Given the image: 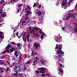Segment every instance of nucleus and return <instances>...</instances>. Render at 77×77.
<instances>
[{"label":"nucleus","instance_id":"f257e3e1","mask_svg":"<svg viewBox=\"0 0 77 77\" xmlns=\"http://www.w3.org/2000/svg\"><path fill=\"white\" fill-rule=\"evenodd\" d=\"M59 48L58 50L57 51V54H59V53L60 54L58 55V58H60V57H62L63 56V55H64V52L63 51H62V45H58L57 44L55 48V50H57V48Z\"/></svg>","mask_w":77,"mask_h":77},{"label":"nucleus","instance_id":"f03ea898","mask_svg":"<svg viewBox=\"0 0 77 77\" xmlns=\"http://www.w3.org/2000/svg\"><path fill=\"white\" fill-rule=\"evenodd\" d=\"M14 71L16 73H14L13 74V75L15 77H17L18 76V71H20L21 69H20V66H18L17 67H16V68H14Z\"/></svg>","mask_w":77,"mask_h":77},{"label":"nucleus","instance_id":"7ed1b4c3","mask_svg":"<svg viewBox=\"0 0 77 77\" xmlns=\"http://www.w3.org/2000/svg\"><path fill=\"white\" fill-rule=\"evenodd\" d=\"M38 69L40 70L39 72L40 73H42V74L44 73V71H45V70H46L45 69H44V67L39 68H38Z\"/></svg>","mask_w":77,"mask_h":77},{"label":"nucleus","instance_id":"20e7f679","mask_svg":"<svg viewBox=\"0 0 77 77\" xmlns=\"http://www.w3.org/2000/svg\"><path fill=\"white\" fill-rule=\"evenodd\" d=\"M11 47H11V45L8 44L7 45V47L5 48V52H7L8 53H9V49Z\"/></svg>","mask_w":77,"mask_h":77},{"label":"nucleus","instance_id":"39448f33","mask_svg":"<svg viewBox=\"0 0 77 77\" xmlns=\"http://www.w3.org/2000/svg\"><path fill=\"white\" fill-rule=\"evenodd\" d=\"M17 46L18 47L17 48L18 50H19V49H21L22 46L21 45H20V43H18L17 44Z\"/></svg>","mask_w":77,"mask_h":77},{"label":"nucleus","instance_id":"423d86ee","mask_svg":"<svg viewBox=\"0 0 77 77\" xmlns=\"http://www.w3.org/2000/svg\"><path fill=\"white\" fill-rule=\"evenodd\" d=\"M32 34L34 36V37H36V36H39L38 34H37L36 33H35V30H32Z\"/></svg>","mask_w":77,"mask_h":77},{"label":"nucleus","instance_id":"0eeeda50","mask_svg":"<svg viewBox=\"0 0 77 77\" xmlns=\"http://www.w3.org/2000/svg\"><path fill=\"white\" fill-rule=\"evenodd\" d=\"M66 2H67V0H65V1H63L62 4V6H63L65 5L66 4Z\"/></svg>","mask_w":77,"mask_h":77},{"label":"nucleus","instance_id":"6e6552de","mask_svg":"<svg viewBox=\"0 0 77 77\" xmlns=\"http://www.w3.org/2000/svg\"><path fill=\"white\" fill-rule=\"evenodd\" d=\"M25 12H26V16H28V15H29V14H32V12H30L29 11H25Z\"/></svg>","mask_w":77,"mask_h":77},{"label":"nucleus","instance_id":"1a4fd4ad","mask_svg":"<svg viewBox=\"0 0 77 77\" xmlns=\"http://www.w3.org/2000/svg\"><path fill=\"white\" fill-rule=\"evenodd\" d=\"M62 36H60V37H57V38H55V40L56 41V42H58V39H60L61 38H62Z\"/></svg>","mask_w":77,"mask_h":77},{"label":"nucleus","instance_id":"9d476101","mask_svg":"<svg viewBox=\"0 0 77 77\" xmlns=\"http://www.w3.org/2000/svg\"><path fill=\"white\" fill-rule=\"evenodd\" d=\"M29 36H30L29 34H28L26 35V38L28 42H29Z\"/></svg>","mask_w":77,"mask_h":77},{"label":"nucleus","instance_id":"9b49d317","mask_svg":"<svg viewBox=\"0 0 77 77\" xmlns=\"http://www.w3.org/2000/svg\"><path fill=\"white\" fill-rule=\"evenodd\" d=\"M68 16L66 18V20L67 21H68V20H69V18L71 17V14H68Z\"/></svg>","mask_w":77,"mask_h":77},{"label":"nucleus","instance_id":"f8f14e48","mask_svg":"<svg viewBox=\"0 0 77 77\" xmlns=\"http://www.w3.org/2000/svg\"><path fill=\"white\" fill-rule=\"evenodd\" d=\"M22 55H20L19 57H18V59H19V62L20 63V62H21V59L22 57H21Z\"/></svg>","mask_w":77,"mask_h":77},{"label":"nucleus","instance_id":"ddd939ff","mask_svg":"<svg viewBox=\"0 0 77 77\" xmlns=\"http://www.w3.org/2000/svg\"><path fill=\"white\" fill-rule=\"evenodd\" d=\"M17 51H15L14 55L16 57H17L18 56V54H17Z\"/></svg>","mask_w":77,"mask_h":77},{"label":"nucleus","instance_id":"4468645a","mask_svg":"<svg viewBox=\"0 0 77 77\" xmlns=\"http://www.w3.org/2000/svg\"><path fill=\"white\" fill-rule=\"evenodd\" d=\"M39 30H40L39 31V32L40 34H43V35H45V33L44 32H42V29H39Z\"/></svg>","mask_w":77,"mask_h":77},{"label":"nucleus","instance_id":"2eb2a0df","mask_svg":"<svg viewBox=\"0 0 77 77\" xmlns=\"http://www.w3.org/2000/svg\"><path fill=\"white\" fill-rule=\"evenodd\" d=\"M75 13H74L73 14H72L71 15L72 17H73V18L74 19H75Z\"/></svg>","mask_w":77,"mask_h":77},{"label":"nucleus","instance_id":"dca6fc26","mask_svg":"<svg viewBox=\"0 0 77 77\" xmlns=\"http://www.w3.org/2000/svg\"><path fill=\"white\" fill-rule=\"evenodd\" d=\"M40 62L42 64H44V62H46L47 61L45 60H40Z\"/></svg>","mask_w":77,"mask_h":77},{"label":"nucleus","instance_id":"f3484780","mask_svg":"<svg viewBox=\"0 0 77 77\" xmlns=\"http://www.w3.org/2000/svg\"><path fill=\"white\" fill-rule=\"evenodd\" d=\"M40 29V28L37 27L36 28H34V29L33 30H36L37 31H38V30H39Z\"/></svg>","mask_w":77,"mask_h":77},{"label":"nucleus","instance_id":"a211bd4d","mask_svg":"<svg viewBox=\"0 0 77 77\" xmlns=\"http://www.w3.org/2000/svg\"><path fill=\"white\" fill-rule=\"evenodd\" d=\"M42 35L41 36V39H43V37H44V36H46V34H45H45H42Z\"/></svg>","mask_w":77,"mask_h":77},{"label":"nucleus","instance_id":"6ab92c4d","mask_svg":"<svg viewBox=\"0 0 77 77\" xmlns=\"http://www.w3.org/2000/svg\"><path fill=\"white\" fill-rule=\"evenodd\" d=\"M37 63V61L36 60H35V61H34L33 63L34 64L33 66H35Z\"/></svg>","mask_w":77,"mask_h":77},{"label":"nucleus","instance_id":"aec40b11","mask_svg":"<svg viewBox=\"0 0 77 77\" xmlns=\"http://www.w3.org/2000/svg\"><path fill=\"white\" fill-rule=\"evenodd\" d=\"M10 51L12 53L13 51H15V48H12L10 49Z\"/></svg>","mask_w":77,"mask_h":77},{"label":"nucleus","instance_id":"412c9836","mask_svg":"<svg viewBox=\"0 0 77 77\" xmlns=\"http://www.w3.org/2000/svg\"><path fill=\"white\" fill-rule=\"evenodd\" d=\"M6 15V13H5L4 14H2V16H3V17H5Z\"/></svg>","mask_w":77,"mask_h":77},{"label":"nucleus","instance_id":"4be33fe9","mask_svg":"<svg viewBox=\"0 0 77 77\" xmlns=\"http://www.w3.org/2000/svg\"><path fill=\"white\" fill-rule=\"evenodd\" d=\"M58 71L60 72H63V70L61 69H58Z\"/></svg>","mask_w":77,"mask_h":77},{"label":"nucleus","instance_id":"5701e85b","mask_svg":"<svg viewBox=\"0 0 77 77\" xmlns=\"http://www.w3.org/2000/svg\"><path fill=\"white\" fill-rule=\"evenodd\" d=\"M19 76H20V77H23V73H19Z\"/></svg>","mask_w":77,"mask_h":77},{"label":"nucleus","instance_id":"b1692460","mask_svg":"<svg viewBox=\"0 0 77 77\" xmlns=\"http://www.w3.org/2000/svg\"><path fill=\"white\" fill-rule=\"evenodd\" d=\"M24 69H23V70H24V71H25V70H26V69L27 68V67L26 66V64H25L24 65Z\"/></svg>","mask_w":77,"mask_h":77},{"label":"nucleus","instance_id":"393cba45","mask_svg":"<svg viewBox=\"0 0 77 77\" xmlns=\"http://www.w3.org/2000/svg\"><path fill=\"white\" fill-rule=\"evenodd\" d=\"M6 67L7 68V69H5L6 71L7 72L8 71H9V68L6 66Z\"/></svg>","mask_w":77,"mask_h":77},{"label":"nucleus","instance_id":"a878e982","mask_svg":"<svg viewBox=\"0 0 77 77\" xmlns=\"http://www.w3.org/2000/svg\"><path fill=\"white\" fill-rule=\"evenodd\" d=\"M37 4H38V3H34V5H33V8H34V7H35V6H36V5Z\"/></svg>","mask_w":77,"mask_h":77},{"label":"nucleus","instance_id":"bb28decb","mask_svg":"<svg viewBox=\"0 0 77 77\" xmlns=\"http://www.w3.org/2000/svg\"><path fill=\"white\" fill-rule=\"evenodd\" d=\"M42 14H41V11H39L38 13V15H41Z\"/></svg>","mask_w":77,"mask_h":77},{"label":"nucleus","instance_id":"cd10ccee","mask_svg":"<svg viewBox=\"0 0 77 77\" xmlns=\"http://www.w3.org/2000/svg\"><path fill=\"white\" fill-rule=\"evenodd\" d=\"M30 63V61H29V62H27L26 63H25V64H29Z\"/></svg>","mask_w":77,"mask_h":77},{"label":"nucleus","instance_id":"c85d7f7f","mask_svg":"<svg viewBox=\"0 0 77 77\" xmlns=\"http://www.w3.org/2000/svg\"><path fill=\"white\" fill-rule=\"evenodd\" d=\"M39 45L38 44H37V46L35 47V49H36V48H38V47H39Z\"/></svg>","mask_w":77,"mask_h":77},{"label":"nucleus","instance_id":"c756f323","mask_svg":"<svg viewBox=\"0 0 77 77\" xmlns=\"http://www.w3.org/2000/svg\"><path fill=\"white\" fill-rule=\"evenodd\" d=\"M45 74H42V77H45Z\"/></svg>","mask_w":77,"mask_h":77},{"label":"nucleus","instance_id":"7c9ffc66","mask_svg":"<svg viewBox=\"0 0 77 77\" xmlns=\"http://www.w3.org/2000/svg\"><path fill=\"white\" fill-rule=\"evenodd\" d=\"M62 30H63V31H64L65 30V27H62Z\"/></svg>","mask_w":77,"mask_h":77},{"label":"nucleus","instance_id":"2f4dec72","mask_svg":"<svg viewBox=\"0 0 77 77\" xmlns=\"http://www.w3.org/2000/svg\"><path fill=\"white\" fill-rule=\"evenodd\" d=\"M0 38H1V39H3V36H2V34L0 35Z\"/></svg>","mask_w":77,"mask_h":77},{"label":"nucleus","instance_id":"473e14b6","mask_svg":"<svg viewBox=\"0 0 77 77\" xmlns=\"http://www.w3.org/2000/svg\"><path fill=\"white\" fill-rule=\"evenodd\" d=\"M7 63H8V65H9L10 67H11V65H10V63H9V62L8 61H7Z\"/></svg>","mask_w":77,"mask_h":77},{"label":"nucleus","instance_id":"72a5a7b5","mask_svg":"<svg viewBox=\"0 0 77 77\" xmlns=\"http://www.w3.org/2000/svg\"><path fill=\"white\" fill-rule=\"evenodd\" d=\"M4 2H5V1L2 0V2H0V4H2Z\"/></svg>","mask_w":77,"mask_h":77},{"label":"nucleus","instance_id":"f704fd0d","mask_svg":"<svg viewBox=\"0 0 77 77\" xmlns=\"http://www.w3.org/2000/svg\"><path fill=\"white\" fill-rule=\"evenodd\" d=\"M46 76H49V77H50V76H51V75H50L49 74H46Z\"/></svg>","mask_w":77,"mask_h":77},{"label":"nucleus","instance_id":"c9c22d12","mask_svg":"<svg viewBox=\"0 0 77 77\" xmlns=\"http://www.w3.org/2000/svg\"><path fill=\"white\" fill-rule=\"evenodd\" d=\"M32 30H32V29H31V31L30 30H29V33H32Z\"/></svg>","mask_w":77,"mask_h":77},{"label":"nucleus","instance_id":"e433bc0d","mask_svg":"<svg viewBox=\"0 0 77 77\" xmlns=\"http://www.w3.org/2000/svg\"><path fill=\"white\" fill-rule=\"evenodd\" d=\"M33 47H35V46L36 45V43H34V44H33Z\"/></svg>","mask_w":77,"mask_h":77},{"label":"nucleus","instance_id":"4c0bfd02","mask_svg":"<svg viewBox=\"0 0 77 77\" xmlns=\"http://www.w3.org/2000/svg\"><path fill=\"white\" fill-rule=\"evenodd\" d=\"M35 72H36V74H38L39 72L37 70H36Z\"/></svg>","mask_w":77,"mask_h":77},{"label":"nucleus","instance_id":"58836bf2","mask_svg":"<svg viewBox=\"0 0 77 77\" xmlns=\"http://www.w3.org/2000/svg\"><path fill=\"white\" fill-rule=\"evenodd\" d=\"M1 71V69L0 68V72H4V71L3 70H2L1 71Z\"/></svg>","mask_w":77,"mask_h":77},{"label":"nucleus","instance_id":"ea45409f","mask_svg":"<svg viewBox=\"0 0 77 77\" xmlns=\"http://www.w3.org/2000/svg\"><path fill=\"white\" fill-rule=\"evenodd\" d=\"M28 8L29 9H31V7H30L29 6H28Z\"/></svg>","mask_w":77,"mask_h":77},{"label":"nucleus","instance_id":"a19ab883","mask_svg":"<svg viewBox=\"0 0 77 77\" xmlns=\"http://www.w3.org/2000/svg\"><path fill=\"white\" fill-rule=\"evenodd\" d=\"M75 32H77V28H75L74 30Z\"/></svg>","mask_w":77,"mask_h":77},{"label":"nucleus","instance_id":"79ce46f5","mask_svg":"<svg viewBox=\"0 0 77 77\" xmlns=\"http://www.w3.org/2000/svg\"><path fill=\"white\" fill-rule=\"evenodd\" d=\"M27 39V37H26L25 38L24 40V41L25 42H26V39Z\"/></svg>","mask_w":77,"mask_h":77},{"label":"nucleus","instance_id":"37998d69","mask_svg":"<svg viewBox=\"0 0 77 77\" xmlns=\"http://www.w3.org/2000/svg\"><path fill=\"white\" fill-rule=\"evenodd\" d=\"M3 62H4L3 61H1V63H0L1 65H2V64H4V63H3Z\"/></svg>","mask_w":77,"mask_h":77},{"label":"nucleus","instance_id":"c03bdc74","mask_svg":"<svg viewBox=\"0 0 77 77\" xmlns=\"http://www.w3.org/2000/svg\"><path fill=\"white\" fill-rule=\"evenodd\" d=\"M24 56L25 58H27V55H26V54H24Z\"/></svg>","mask_w":77,"mask_h":77},{"label":"nucleus","instance_id":"a18cd8bd","mask_svg":"<svg viewBox=\"0 0 77 77\" xmlns=\"http://www.w3.org/2000/svg\"><path fill=\"white\" fill-rule=\"evenodd\" d=\"M11 43H12V44H13V45H15V43L14 42H11Z\"/></svg>","mask_w":77,"mask_h":77},{"label":"nucleus","instance_id":"49530a36","mask_svg":"<svg viewBox=\"0 0 77 77\" xmlns=\"http://www.w3.org/2000/svg\"><path fill=\"white\" fill-rule=\"evenodd\" d=\"M5 53H6V51H5L3 52L2 53V54H5Z\"/></svg>","mask_w":77,"mask_h":77},{"label":"nucleus","instance_id":"de8ad7c7","mask_svg":"<svg viewBox=\"0 0 77 77\" xmlns=\"http://www.w3.org/2000/svg\"><path fill=\"white\" fill-rule=\"evenodd\" d=\"M35 59H36V60H38V59H39V58H38L37 57H35Z\"/></svg>","mask_w":77,"mask_h":77},{"label":"nucleus","instance_id":"09e8293b","mask_svg":"<svg viewBox=\"0 0 77 77\" xmlns=\"http://www.w3.org/2000/svg\"><path fill=\"white\" fill-rule=\"evenodd\" d=\"M27 16L25 18V20H26L27 18H28V16Z\"/></svg>","mask_w":77,"mask_h":77},{"label":"nucleus","instance_id":"8fccbe9b","mask_svg":"<svg viewBox=\"0 0 77 77\" xmlns=\"http://www.w3.org/2000/svg\"><path fill=\"white\" fill-rule=\"evenodd\" d=\"M23 6V5L22 4L20 5H19V7L20 8L21 6Z\"/></svg>","mask_w":77,"mask_h":77},{"label":"nucleus","instance_id":"3c124183","mask_svg":"<svg viewBox=\"0 0 77 77\" xmlns=\"http://www.w3.org/2000/svg\"><path fill=\"white\" fill-rule=\"evenodd\" d=\"M41 6H42V5H40L38 7V8H40L41 7Z\"/></svg>","mask_w":77,"mask_h":77},{"label":"nucleus","instance_id":"603ef678","mask_svg":"<svg viewBox=\"0 0 77 77\" xmlns=\"http://www.w3.org/2000/svg\"><path fill=\"white\" fill-rule=\"evenodd\" d=\"M3 32H0V35H3Z\"/></svg>","mask_w":77,"mask_h":77},{"label":"nucleus","instance_id":"864d4df0","mask_svg":"<svg viewBox=\"0 0 77 77\" xmlns=\"http://www.w3.org/2000/svg\"><path fill=\"white\" fill-rule=\"evenodd\" d=\"M19 10H20V9H17V12L18 13V12H19Z\"/></svg>","mask_w":77,"mask_h":77},{"label":"nucleus","instance_id":"5fc2aeb1","mask_svg":"<svg viewBox=\"0 0 77 77\" xmlns=\"http://www.w3.org/2000/svg\"><path fill=\"white\" fill-rule=\"evenodd\" d=\"M31 28H32L31 27H30L29 28V30H30V29H31Z\"/></svg>","mask_w":77,"mask_h":77},{"label":"nucleus","instance_id":"6e6d98bb","mask_svg":"<svg viewBox=\"0 0 77 77\" xmlns=\"http://www.w3.org/2000/svg\"><path fill=\"white\" fill-rule=\"evenodd\" d=\"M26 23V22H25V21L23 22L22 23V24H23V23Z\"/></svg>","mask_w":77,"mask_h":77},{"label":"nucleus","instance_id":"4d7b16f0","mask_svg":"<svg viewBox=\"0 0 77 77\" xmlns=\"http://www.w3.org/2000/svg\"><path fill=\"white\" fill-rule=\"evenodd\" d=\"M60 67H62V64H60Z\"/></svg>","mask_w":77,"mask_h":77},{"label":"nucleus","instance_id":"13d9d810","mask_svg":"<svg viewBox=\"0 0 77 77\" xmlns=\"http://www.w3.org/2000/svg\"><path fill=\"white\" fill-rule=\"evenodd\" d=\"M60 62V59H58V63H59V62Z\"/></svg>","mask_w":77,"mask_h":77},{"label":"nucleus","instance_id":"bf43d9fd","mask_svg":"<svg viewBox=\"0 0 77 77\" xmlns=\"http://www.w3.org/2000/svg\"><path fill=\"white\" fill-rule=\"evenodd\" d=\"M28 9V7L26 8L25 9V11H26Z\"/></svg>","mask_w":77,"mask_h":77},{"label":"nucleus","instance_id":"052dcab7","mask_svg":"<svg viewBox=\"0 0 77 77\" xmlns=\"http://www.w3.org/2000/svg\"><path fill=\"white\" fill-rule=\"evenodd\" d=\"M77 6V5H76L75 6V9H76V7Z\"/></svg>","mask_w":77,"mask_h":77},{"label":"nucleus","instance_id":"680f3d73","mask_svg":"<svg viewBox=\"0 0 77 77\" xmlns=\"http://www.w3.org/2000/svg\"><path fill=\"white\" fill-rule=\"evenodd\" d=\"M64 67H65L64 66H62V68H64Z\"/></svg>","mask_w":77,"mask_h":77},{"label":"nucleus","instance_id":"e2e57ef3","mask_svg":"<svg viewBox=\"0 0 77 77\" xmlns=\"http://www.w3.org/2000/svg\"><path fill=\"white\" fill-rule=\"evenodd\" d=\"M2 11H3V10L2 9H1L0 10L1 12H2Z\"/></svg>","mask_w":77,"mask_h":77},{"label":"nucleus","instance_id":"0e129e2a","mask_svg":"<svg viewBox=\"0 0 77 77\" xmlns=\"http://www.w3.org/2000/svg\"><path fill=\"white\" fill-rule=\"evenodd\" d=\"M69 2H72V0H70V1H69Z\"/></svg>","mask_w":77,"mask_h":77},{"label":"nucleus","instance_id":"69168bd1","mask_svg":"<svg viewBox=\"0 0 77 77\" xmlns=\"http://www.w3.org/2000/svg\"><path fill=\"white\" fill-rule=\"evenodd\" d=\"M14 35L13 36V37H15V36H14V35H15V34L14 33H13Z\"/></svg>","mask_w":77,"mask_h":77},{"label":"nucleus","instance_id":"338daca9","mask_svg":"<svg viewBox=\"0 0 77 77\" xmlns=\"http://www.w3.org/2000/svg\"><path fill=\"white\" fill-rule=\"evenodd\" d=\"M37 54V53H35V55H36V54Z\"/></svg>","mask_w":77,"mask_h":77},{"label":"nucleus","instance_id":"774afa93","mask_svg":"<svg viewBox=\"0 0 77 77\" xmlns=\"http://www.w3.org/2000/svg\"><path fill=\"white\" fill-rule=\"evenodd\" d=\"M2 14V12H0V14Z\"/></svg>","mask_w":77,"mask_h":77}]
</instances>
